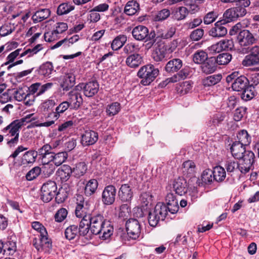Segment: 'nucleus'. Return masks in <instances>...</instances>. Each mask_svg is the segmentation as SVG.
Masks as SVG:
<instances>
[{
	"instance_id": "obj_17",
	"label": "nucleus",
	"mask_w": 259,
	"mask_h": 259,
	"mask_svg": "<svg viewBox=\"0 0 259 259\" xmlns=\"http://www.w3.org/2000/svg\"><path fill=\"white\" fill-rule=\"evenodd\" d=\"M118 196L122 202H130L133 197V192L129 184H125L121 186L119 191Z\"/></svg>"
},
{
	"instance_id": "obj_56",
	"label": "nucleus",
	"mask_w": 259,
	"mask_h": 259,
	"mask_svg": "<svg viewBox=\"0 0 259 259\" xmlns=\"http://www.w3.org/2000/svg\"><path fill=\"white\" fill-rule=\"evenodd\" d=\"M41 168L38 166H35L29 170L26 175V178L28 181H32L36 179L41 173Z\"/></svg>"
},
{
	"instance_id": "obj_54",
	"label": "nucleus",
	"mask_w": 259,
	"mask_h": 259,
	"mask_svg": "<svg viewBox=\"0 0 259 259\" xmlns=\"http://www.w3.org/2000/svg\"><path fill=\"white\" fill-rule=\"evenodd\" d=\"M74 7L68 3H63L60 4L57 9V14L59 15H63L68 14L73 10Z\"/></svg>"
},
{
	"instance_id": "obj_59",
	"label": "nucleus",
	"mask_w": 259,
	"mask_h": 259,
	"mask_svg": "<svg viewBox=\"0 0 259 259\" xmlns=\"http://www.w3.org/2000/svg\"><path fill=\"white\" fill-rule=\"evenodd\" d=\"M170 15V11L168 9H164L157 13L155 19L156 21H161L166 19Z\"/></svg>"
},
{
	"instance_id": "obj_47",
	"label": "nucleus",
	"mask_w": 259,
	"mask_h": 259,
	"mask_svg": "<svg viewBox=\"0 0 259 259\" xmlns=\"http://www.w3.org/2000/svg\"><path fill=\"white\" fill-rule=\"evenodd\" d=\"M232 59V55L229 53H222L219 54L216 58L215 62L220 65H225L228 64Z\"/></svg>"
},
{
	"instance_id": "obj_2",
	"label": "nucleus",
	"mask_w": 259,
	"mask_h": 259,
	"mask_svg": "<svg viewBox=\"0 0 259 259\" xmlns=\"http://www.w3.org/2000/svg\"><path fill=\"white\" fill-rule=\"evenodd\" d=\"M52 147L48 144H45L37 150L38 156L44 165V171H46L49 175L53 174L55 169V167L51 163L53 162L54 155V152H52Z\"/></svg>"
},
{
	"instance_id": "obj_39",
	"label": "nucleus",
	"mask_w": 259,
	"mask_h": 259,
	"mask_svg": "<svg viewBox=\"0 0 259 259\" xmlns=\"http://www.w3.org/2000/svg\"><path fill=\"white\" fill-rule=\"evenodd\" d=\"M166 49L164 46H158L152 53V58L156 62L161 61L166 56Z\"/></svg>"
},
{
	"instance_id": "obj_31",
	"label": "nucleus",
	"mask_w": 259,
	"mask_h": 259,
	"mask_svg": "<svg viewBox=\"0 0 259 259\" xmlns=\"http://www.w3.org/2000/svg\"><path fill=\"white\" fill-rule=\"evenodd\" d=\"M57 173L62 181H67L70 177L71 174H73L71 167L68 165H63L60 168Z\"/></svg>"
},
{
	"instance_id": "obj_52",
	"label": "nucleus",
	"mask_w": 259,
	"mask_h": 259,
	"mask_svg": "<svg viewBox=\"0 0 259 259\" xmlns=\"http://www.w3.org/2000/svg\"><path fill=\"white\" fill-rule=\"evenodd\" d=\"M223 18L222 20L226 23L236 20L237 18L233 8L227 10L223 15Z\"/></svg>"
},
{
	"instance_id": "obj_63",
	"label": "nucleus",
	"mask_w": 259,
	"mask_h": 259,
	"mask_svg": "<svg viewBox=\"0 0 259 259\" xmlns=\"http://www.w3.org/2000/svg\"><path fill=\"white\" fill-rule=\"evenodd\" d=\"M204 34V30L201 28H198L193 30L190 35V38L194 41L200 39Z\"/></svg>"
},
{
	"instance_id": "obj_61",
	"label": "nucleus",
	"mask_w": 259,
	"mask_h": 259,
	"mask_svg": "<svg viewBox=\"0 0 259 259\" xmlns=\"http://www.w3.org/2000/svg\"><path fill=\"white\" fill-rule=\"evenodd\" d=\"M255 156L254 153L251 151H247L241 158H239L240 160L247 163H251L253 165L254 162Z\"/></svg>"
},
{
	"instance_id": "obj_26",
	"label": "nucleus",
	"mask_w": 259,
	"mask_h": 259,
	"mask_svg": "<svg viewBox=\"0 0 259 259\" xmlns=\"http://www.w3.org/2000/svg\"><path fill=\"white\" fill-rule=\"evenodd\" d=\"M245 146L241 144L234 142L231 147V152L232 156L237 159L241 158L243 155L247 151L245 150Z\"/></svg>"
},
{
	"instance_id": "obj_49",
	"label": "nucleus",
	"mask_w": 259,
	"mask_h": 259,
	"mask_svg": "<svg viewBox=\"0 0 259 259\" xmlns=\"http://www.w3.org/2000/svg\"><path fill=\"white\" fill-rule=\"evenodd\" d=\"M225 168L228 174L233 172L238 169H239L238 162L233 159H227L224 165Z\"/></svg>"
},
{
	"instance_id": "obj_58",
	"label": "nucleus",
	"mask_w": 259,
	"mask_h": 259,
	"mask_svg": "<svg viewBox=\"0 0 259 259\" xmlns=\"http://www.w3.org/2000/svg\"><path fill=\"white\" fill-rule=\"evenodd\" d=\"M239 170L242 173L245 174L249 171L250 169H252L253 167V165L251 164V163H247L242 160L239 161L238 163Z\"/></svg>"
},
{
	"instance_id": "obj_28",
	"label": "nucleus",
	"mask_w": 259,
	"mask_h": 259,
	"mask_svg": "<svg viewBox=\"0 0 259 259\" xmlns=\"http://www.w3.org/2000/svg\"><path fill=\"white\" fill-rule=\"evenodd\" d=\"M51 14L49 9H42L35 12L32 15V19L34 23H36L48 18Z\"/></svg>"
},
{
	"instance_id": "obj_64",
	"label": "nucleus",
	"mask_w": 259,
	"mask_h": 259,
	"mask_svg": "<svg viewBox=\"0 0 259 259\" xmlns=\"http://www.w3.org/2000/svg\"><path fill=\"white\" fill-rule=\"evenodd\" d=\"M151 197L149 194L147 193H143L141 195L140 200L141 202V207L145 208V207H148L150 203Z\"/></svg>"
},
{
	"instance_id": "obj_62",
	"label": "nucleus",
	"mask_w": 259,
	"mask_h": 259,
	"mask_svg": "<svg viewBox=\"0 0 259 259\" xmlns=\"http://www.w3.org/2000/svg\"><path fill=\"white\" fill-rule=\"evenodd\" d=\"M68 212L66 209L61 208L59 209L55 215V221L61 222L66 218Z\"/></svg>"
},
{
	"instance_id": "obj_30",
	"label": "nucleus",
	"mask_w": 259,
	"mask_h": 259,
	"mask_svg": "<svg viewBox=\"0 0 259 259\" xmlns=\"http://www.w3.org/2000/svg\"><path fill=\"white\" fill-rule=\"evenodd\" d=\"M54 71V66L51 62H46L40 66L38 70L39 75L44 77H50V75Z\"/></svg>"
},
{
	"instance_id": "obj_55",
	"label": "nucleus",
	"mask_w": 259,
	"mask_h": 259,
	"mask_svg": "<svg viewBox=\"0 0 259 259\" xmlns=\"http://www.w3.org/2000/svg\"><path fill=\"white\" fill-rule=\"evenodd\" d=\"M190 74V68L188 67H184L179 72L173 75L176 82L186 79Z\"/></svg>"
},
{
	"instance_id": "obj_8",
	"label": "nucleus",
	"mask_w": 259,
	"mask_h": 259,
	"mask_svg": "<svg viewBox=\"0 0 259 259\" xmlns=\"http://www.w3.org/2000/svg\"><path fill=\"white\" fill-rule=\"evenodd\" d=\"M79 199V202H77L75 208V215L78 218H81V221L88 220L92 215L91 205L88 201H85L81 196H78L77 200Z\"/></svg>"
},
{
	"instance_id": "obj_43",
	"label": "nucleus",
	"mask_w": 259,
	"mask_h": 259,
	"mask_svg": "<svg viewBox=\"0 0 259 259\" xmlns=\"http://www.w3.org/2000/svg\"><path fill=\"white\" fill-rule=\"evenodd\" d=\"M237 139L238 141H236V142L245 146L248 145L251 142V137L246 130H243L239 132L237 135Z\"/></svg>"
},
{
	"instance_id": "obj_51",
	"label": "nucleus",
	"mask_w": 259,
	"mask_h": 259,
	"mask_svg": "<svg viewBox=\"0 0 259 259\" xmlns=\"http://www.w3.org/2000/svg\"><path fill=\"white\" fill-rule=\"evenodd\" d=\"M259 64V57L249 54L246 56L242 61V64L245 66H250Z\"/></svg>"
},
{
	"instance_id": "obj_18",
	"label": "nucleus",
	"mask_w": 259,
	"mask_h": 259,
	"mask_svg": "<svg viewBox=\"0 0 259 259\" xmlns=\"http://www.w3.org/2000/svg\"><path fill=\"white\" fill-rule=\"evenodd\" d=\"M16 238L15 236L8 237L4 243V255H13L16 251Z\"/></svg>"
},
{
	"instance_id": "obj_22",
	"label": "nucleus",
	"mask_w": 259,
	"mask_h": 259,
	"mask_svg": "<svg viewBox=\"0 0 259 259\" xmlns=\"http://www.w3.org/2000/svg\"><path fill=\"white\" fill-rule=\"evenodd\" d=\"M99 85L96 80L86 83L83 88L84 95L88 97H92L99 91Z\"/></svg>"
},
{
	"instance_id": "obj_4",
	"label": "nucleus",
	"mask_w": 259,
	"mask_h": 259,
	"mask_svg": "<svg viewBox=\"0 0 259 259\" xmlns=\"http://www.w3.org/2000/svg\"><path fill=\"white\" fill-rule=\"evenodd\" d=\"M159 70L153 65L147 64L140 68L137 75L141 78L140 83L143 85H149L159 74Z\"/></svg>"
},
{
	"instance_id": "obj_53",
	"label": "nucleus",
	"mask_w": 259,
	"mask_h": 259,
	"mask_svg": "<svg viewBox=\"0 0 259 259\" xmlns=\"http://www.w3.org/2000/svg\"><path fill=\"white\" fill-rule=\"evenodd\" d=\"M21 51V49H18L9 54L6 58V62L1 65V67H3L5 66H8L13 64L15 62V59L20 55Z\"/></svg>"
},
{
	"instance_id": "obj_24",
	"label": "nucleus",
	"mask_w": 259,
	"mask_h": 259,
	"mask_svg": "<svg viewBox=\"0 0 259 259\" xmlns=\"http://www.w3.org/2000/svg\"><path fill=\"white\" fill-rule=\"evenodd\" d=\"M143 61V57L140 54H133L127 57L125 63L129 67L136 68L142 64Z\"/></svg>"
},
{
	"instance_id": "obj_12",
	"label": "nucleus",
	"mask_w": 259,
	"mask_h": 259,
	"mask_svg": "<svg viewBox=\"0 0 259 259\" xmlns=\"http://www.w3.org/2000/svg\"><path fill=\"white\" fill-rule=\"evenodd\" d=\"M39 243H37L36 239L33 240V244L38 251H43L45 252H49L52 248V242L48 237L47 235H40Z\"/></svg>"
},
{
	"instance_id": "obj_32",
	"label": "nucleus",
	"mask_w": 259,
	"mask_h": 259,
	"mask_svg": "<svg viewBox=\"0 0 259 259\" xmlns=\"http://www.w3.org/2000/svg\"><path fill=\"white\" fill-rule=\"evenodd\" d=\"M37 155H38L37 151H28L23 154L22 158V163L23 164L33 163L35 161Z\"/></svg>"
},
{
	"instance_id": "obj_19",
	"label": "nucleus",
	"mask_w": 259,
	"mask_h": 259,
	"mask_svg": "<svg viewBox=\"0 0 259 259\" xmlns=\"http://www.w3.org/2000/svg\"><path fill=\"white\" fill-rule=\"evenodd\" d=\"M149 30L145 26L138 25L132 30L134 38L137 40H144L149 36Z\"/></svg>"
},
{
	"instance_id": "obj_48",
	"label": "nucleus",
	"mask_w": 259,
	"mask_h": 259,
	"mask_svg": "<svg viewBox=\"0 0 259 259\" xmlns=\"http://www.w3.org/2000/svg\"><path fill=\"white\" fill-rule=\"evenodd\" d=\"M208 59L207 54L203 51L199 50L196 52L193 57V61L196 64H201Z\"/></svg>"
},
{
	"instance_id": "obj_23",
	"label": "nucleus",
	"mask_w": 259,
	"mask_h": 259,
	"mask_svg": "<svg viewBox=\"0 0 259 259\" xmlns=\"http://www.w3.org/2000/svg\"><path fill=\"white\" fill-rule=\"evenodd\" d=\"M75 83V77L72 73H66L62 79L60 85L63 91H68Z\"/></svg>"
},
{
	"instance_id": "obj_46",
	"label": "nucleus",
	"mask_w": 259,
	"mask_h": 259,
	"mask_svg": "<svg viewBox=\"0 0 259 259\" xmlns=\"http://www.w3.org/2000/svg\"><path fill=\"white\" fill-rule=\"evenodd\" d=\"M87 166L84 162H80L76 165L72 169L73 174L75 177L79 178L83 176L87 171Z\"/></svg>"
},
{
	"instance_id": "obj_7",
	"label": "nucleus",
	"mask_w": 259,
	"mask_h": 259,
	"mask_svg": "<svg viewBox=\"0 0 259 259\" xmlns=\"http://www.w3.org/2000/svg\"><path fill=\"white\" fill-rule=\"evenodd\" d=\"M57 186L55 182L48 181L45 183L41 189V198L45 202L50 201L56 195Z\"/></svg>"
},
{
	"instance_id": "obj_38",
	"label": "nucleus",
	"mask_w": 259,
	"mask_h": 259,
	"mask_svg": "<svg viewBox=\"0 0 259 259\" xmlns=\"http://www.w3.org/2000/svg\"><path fill=\"white\" fill-rule=\"evenodd\" d=\"M222 78L220 74L207 76L202 80V84L205 87L214 85L219 82Z\"/></svg>"
},
{
	"instance_id": "obj_40",
	"label": "nucleus",
	"mask_w": 259,
	"mask_h": 259,
	"mask_svg": "<svg viewBox=\"0 0 259 259\" xmlns=\"http://www.w3.org/2000/svg\"><path fill=\"white\" fill-rule=\"evenodd\" d=\"M98 186V183L95 179L89 180L86 184L84 188V193L87 196H91L96 191Z\"/></svg>"
},
{
	"instance_id": "obj_5",
	"label": "nucleus",
	"mask_w": 259,
	"mask_h": 259,
	"mask_svg": "<svg viewBox=\"0 0 259 259\" xmlns=\"http://www.w3.org/2000/svg\"><path fill=\"white\" fill-rule=\"evenodd\" d=\"M24 120L17 119L12 122L3 130V133L6 134L7 136L14 137L8 141V144L12 147L17 144L19 139V131L23 125Z\"/></svg>"
},
{
	"instance_id": "obj_42",
	"label": "nucleus",
	"mask_w": 259,
	"mask_h": 259,
	"mask_svg": "<svg viewBox=\"0 0 259 259\" xmlns=\"http://www.w3.org/2000/svg\"><path fill=\"white\" fill-rule=\"evenodd\" d=\"M79 234V229L76 225H71L65 231V236L67 239L71 240L75 238Z\"/></svg>"
},
{
	"instance_id": "obj_10",
	"label": "nucleus",
	"mask_w": 259,
	"mask_h": 259,
	"mask_svg": "<svg viewBox=\"0 0 259 259\" xmlns=\"http://www.w3.org/2000/svg\"><path fill=\"white\" fill-rule=\"evenodd\" d=\"M237 40L240 46L247 47L255 44L257 39L249 30L244 29L238 33Z\"/></svg>"
},
{
	"instance_id": "obj_27",
	"label": "nucleus",
	"mask_w": 259,
	"mask_h": 259,
	"mask_svg": "<svg viewBox=\"0 0 259 259\" xmlns=\"http://www.w3.org/2000/svg\"><path fill=\"white\" fill-rule=\"evenodd\" d=\"M206 61L201 66L202 71L206 74L214 72L217 69L215 58H210Z\"/></svg>"
},
{
	"instance_id": "obj_44",
	"label": "nucleus",
	"mask_w": 259,
	"mask_h": 259,
	"mask_svg": "<svg viewBox=\"0 0 259 259\" xmlns=\"http://www.w3.org/2000/svg\"><path fill=\"white\" fill-rule=\"evenodd\" d=\"M188 14V11L186 7H181L177 9L175 12L172 13V17L178 21L184 19Z\"/></svg>"
},
{
	"instance_id": "obj_15",
	"label": "nucleus",
	"mask_w": 259,
	"mask_h": 259,
	"mask_svg": "<svg viewBox=\"0 0 259 259\" xmlns=\"http://www.w3.org/2000/svg\"><path fill=\"white\" fill-rule=\"evenodd\" d=\"M222 20L217 22L214 26L209 31V35L213 37H221L225 36L227 33V29L223 26L226 24Z\"/></svg>"
},
{
	"instance_id": "obj_16",
	"label": "nucleus",
	"mask_w": 259,
	"mask_h": 259,
	"mask_svg": "<svg viewBox=\"0 0 259 259\" xmlns=\"http://www.w3.org/2000/svg\"><path fill=\"white\" fill-rule=\"evenodd\" d=\"M98 139V133L92 130H87L81 136V143L83 146L94 144Z\"/></svg>"
},
{
	"instance_id": "obj_36",
	"label": "nucleus",
	"mask_w": 259,
	"mask_h": 259,
	"mask_svg": "<svg viewBox=\"0 0 259 259\" xmlns=\"http://www.w3.org/2000/svg\"><path fill=\"white\" fill-rule=\"evenodd\" d=\"M225 116L224 113H217L210 118L207 125L212 128L219 126L224 120Z\"/></svg>"
},
{
	"instance_id": "obj_33",
	"label": "nucleus",
	"mask_w": 259,
	"mask_h": 259,
	"mask_svg": "<svg viewBox=\"0 0 259 259\" xmlns=\"http://www.w3.org/2000/svg\"><path fill=\"white\" fill-rule=\"evenodd\" d=\"M70 107L68 101H65L61 103L55 108V112L53 113V119L57 120Z\"/></svg>"
},
{
	"instance_id": "obj_50",
	"label": "nucleus",
	"mask_w": 259,
	"mask_h": 259,
	"mask_svg": "<svg viewBox=\"0 0 259 259\" xmlns=\"http://www.w3.org/2000/svg\"><path fill=\"white\" fill-rule=\"evenodd\" d=\"M120 108V104L119 103L113 102L107 105L106 112L108 116H114L119 112Z\"/></svg>"
},
{
	"instance_id": "obj_45",
	"label": "nucleus",
	"mask_w": 259,
	"mask_h": 259,
	"mask_svg": "<svg viewBox=\"0 0 259 259\" xmlns=\"http://www.w3.org/2000/svg\"><path fill=\"white\" fill-rule=\"evenodd\" d=\"M68 157V154L66 152L54 153L53 163L56 166H60L65 161Z\"/></svg>"
},
{
	"instance_id": "obj_11",
	"label": "nucleus",
	"mask_w": 259,
	"mask_h": 259,
	"mask_svg": "<svg viewBox=\"0 0 259 259\" xmlns=\"http://www.w3.org/2000/svg\"><path fill=\"white\" fill-rule=\"evenodd\" d=\"M116 189L113 185H108L104 188L102 194V201L106 205L112 204L115 200Z\"/></svg>"
},
{
	"instance_id": "obj_6",
	"label": "nucleus",
	"mask_w": 259,
	"mask_h": 259,
	"mask_svg": "<svg viewBox=\"0 0 259 259\" xmlns=\"http://www.w3.org/2000/svg\"><path fill=\"white\" fill-rule=\"evenodd\" d=\"M166 215V205L158 203L153 211L149 212L148 222L152 227H156L160 221H163Z\"/></svg>"
},
{
	"instance_id": "obj_3",
	"label": "nucleus",
	"mask_w": 259,
	"mask_h": 259,
	"mask_svg": "<svg viewBox=\"0 0 259 259\" xmlns=\"http://www.w3.org/2000/svg\"><path fill=\"white\" fill-rule=\"evenodd\" d=\"M106 219L102 214H97L91 215L88 220L80 222V227L84 228L90 226L91 232L95 235H99L101 233L102 226L105 224Z\"/></svg>"
},
{
	"instance_id": "obj_60",
	"label": "nucleus",
	"mask_w": 259,
	"mask_h": 259,
	"mask_svg": "<svg viewBox=\"0 0 259 259\" xmlns=\"http://www.w3.org/2000/svg\"><path fill=\"white\" fill-rule=\"evenodd\" d=\"M218 14L214 11L209 12L207 13L203 18L204 23L209 24L213 22L218 17Z\"/></svg>"
},
{
	"instance_id": "obj_37",
	"label": "nucleus",
	"mask_w": 259,
	"mask_h": 259,
	"mask_svg": "<svg viewBox=\"0 0 259 259\" xmlns=\"http://www.w3.org/2000/svg\"><path fill=\"white\" fill-rule=\"evenodd\" d=\"M139 5L136 1H130L125 6L124 12L126 14L132 16L139 10Z\"/></svg>"
},
{
	"instance_id": "obj_20",
	"label": "nucleus",
	"mask_w": 259,
	"mask_h": 259,
	"mask_svg": "<svg viewBox=\"0 0 259 259\" xmlns=\"http://www.w3.org/2000/svg\"><path fill=\"white\" fill-rule=\"evenodd\" d=\"M172 187L175 193L180 196L183 195L187 191V182L183 178L179 177L175 180Z\"/></svg>"
},
{
	"instance_id": "obj_57",
	"label": "nucleus",
	"mask_w": 259,
	"mask_h": 259,
	"mask_svg": "<svg viewBox=\"0 0 259 259\" xmlns=\"http://www.w3.org/2000/svg\"><path fill=\"white\" fill-rule=\"evenodd\" d=\"M212 175L213 176V170L210 169H205L203 171L201 175L202 182L205 184L211 182L213 180V178L212 177Z\"/></svg>"
},
{
	"instance_id": "obj_25",
	"label": "nucleus",
	"mask_w": 259,
	"mask_h": 259,
	"mask_svg": "<svg viewBox=\"0 0 259 259\" xmlns=\"http://www.w3.org/2000/svg\"><path fill=\"white\" fill-rule=\"evenodd\" d=\"M183 65L182 61L180 59H173L169 61L165 66L167 73H174L179 70Z\"/></svg>"
},
{
	"instance_id": "obj_1",
	"label": "nucleus",
	"mask_w": 259,
	"mask_h": 259,
	"mask_svg": "<svg viewBox=\"0 0 259 259\" xmlns=\"http://www.w3.org/2000/svg\"><path fill=\"white\" fill-rule=\"evenodd\" d=\"M238 76V72H234L227 76L226 81L231 83L233 91L242 92L241 97L245 101L252 99L255 95L254 88L249 85L248 79L243 75Z\"/></svg>"
},
{
	"instance_id": "obj_21",
	"label": "nucleus",
	"mask_w": 259,
	"mask_h": 259,
	"mask_svg": "<svg viewBox=\"0 0 259 259\" xmlns=\"http://www.w3.org/2000/svg\"><path fill=\"white\" fill-rule=\"evenodd\" d=\"M56 105V102L54 100H48L41 105V111L46 117H51L53 119V113H54V107Z\"/></svg>"
},
{
	"instance_id": "obj_29",
	"label": "nucleus",
	"mask_w": 259,
	"mask_h": 259,
	"mask_svg": "<svg viewBox=\"0 0 259 259\" xmlns=\"http://www.w3.org/2000/svg\"><path fill=\"white\" fill-rule=\"evenodd\" d=\"M101 233L102 235L100 236L103 240L109 239L113 234L114 228L111 222L108 220L105 221V224L102 226Z\"/></svg>"
},
{
	"instance_id": "obj_9",
	"label": "nucleus",
	"mask_w": 259,
	"mask_h": 259,
	"mask_svg": "<svg viewBox=\"0 0 259 259\" xmlns=\"http://www.w3.org/2000/svg\"><path fill=\"white\" fill-rule=\"evenodd\" d=\"M126 230L128 236L132 239H138L141 231L139 221L135 219H130L126 222Z\"/></svg>"
},
{
	"instance_id": "obj_13",
	"label": "nucleus",
	"mask_w": 259,
	"mask_h": 259,
	"mask_svg": "<svg viewBox=\"0 0 259 259\" xmlns=\"http://www.w3.org/2000/svg\"><path fill=\"white\" fill-rule=\"evenodd\" d=\"M234 47V42L232 39H225L212 45L209 50L215 53L222 51L231 50Z\"/></svg>"
},
{
	"instance_id": "obj_35",
	"label": "nucleus",
	"mask_w": 259,
	"mask_h": 259,
	"mask_svg": "<svg viewBox=\"0 0 259 259\" xmlns=\"http://www.w3.org/2000/svg\"><path fill=\"white\" fill-rule=\"evenodd\" d=\"M127 37L123 34L117 36L112 41L111 47L113 50L117 51L120 49L126 42Z\"/></svg>"
},
{
	"instance_id": "obj_41",
	"label": "nucleus",
	"mask_w": 259,
	"mask_h": 259,
	"mask_svg": "<svg viewBox=\"0 0 259 259\" xmlns=\"http://www.w3.org/2000/svg\"><path fill=\"white\" fill-rule=\"evenodd\" d=\"M213 180L217 182H222L226 178V172L224 167L217 166L213 168Z\"/></svg>"
},
{
	"instance_id": "obj_14",
	"label": "nucleus",
	"mask_w": 259,
	"mask_h": 259,
	"mask_svg": "<svg viewBox=\"0 0 259 259\" xmlns=\"http://www.w3.org/2000/svg\"><path fill=\"white\" fill-rule=\"evenodd\" d=\"M68 103L71 109H77L83 102L81 95L76 90H73L68 93Z\"/></svg>"
},
{
	"instance_id": "obj_34",
	"label": "nucleus",
	"mask_w": 259,
	"mask_h": 259,
	"mask_svg": "<svg viewBox=\"0 0 259 259\" xmlns=\"http://www.w3.org/2000/svg\"><path fill=\"white\" fill-rule=\"evenodd\" d=\"M195 164L191 160L185 161L183 164V172L184 175L190 177L195 172Z\"/></svg>"
}]
</instances>
